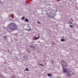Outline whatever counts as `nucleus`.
Segmentation results:
<instances>
[{
	"label": "nucleus",
	"mask_w": 78,
	"mask_h": 78,
	"mask_svg": "<svg viewBox=\"0 0 78 78\" xmlns=\"http://www.w3.org/2000/svg\"><path fill=\"white\" fill-rule=\"evenodd\" d=\"M63 69V73H69L68 71H67V70H66V68H64V67L63 68H62Z\"/></svg>",
	"instance_id": "4"
},
{
	"label": "nucleus",
	"mask_w": 78,
	"mask_h": 78,
	"mask_svg": "<svg viewBox=\"0 0 78 78\" xmlns=\"http://www.w3.org/2000/svg\"><path fill=\"white\" fill-rule=\"evenodd\" d=\"M26 51H27V53H30V50H28V49H27V50H26Z\"/></svg>",
	"instance_id": "17"
},
{
	"label": "nucleus",
	"mask_w": 78,
	"mask_h": 78,
	"mask_svg": "<svg viewBox=\"0 0 78 78\" xmlns=\"http://www.w3.org/2000/svg\"><path fill=\"white\" fill-rule=\"evenodd\" d=\"M69 23L70 24H72V25H74V23H72V22H71V21H69Z\"/></svg>",
	"instance_id": "10"
},
{
	"label": "nucleus",
	"mask_w": 78,
	"mask_h": 78,
	"mask_svg": "<svg viewBox=\"0 0 78 78\" xmlns=\"http://www.w3.org/2000/svg\"><path fill=\"white\" fill-rule=\"evenodd\" d=\"M25 16H24V17H23L21 18V19H22V20H24V19H25Z\"/></svg>",
	"instance_id": "21"
},
{
	"label": "nucleus",
	"mask_w": 78,
	"mask_h": 78,
	"mask_svg": "<svg viewBox=\"0 0 78 78\" xmlns=\"http://www.w3.org/2000/svg\"><path fill=\"white\" fill-rule=\"evenodd\" d=\"M45 11H46V12H47V11L46 10H45Z\"/></svg>",
	"instance_id": "30"
},
{
	"label": "nucleus",
	"mask_w": 78,
	"mask_h": 78,
	"mask_svg": "<svg viewBox=\"0 0 78 78\" xmlns=\"http://www.w3.org/2000/svg\"><path fill=\"white\" fill-rule=\"evenodd\" d=\"M25 21L26 22H29V20H28V19L26 18L25 19Z\"/></svg>",
	"instance_id": "14"
},
{
	"label": "nucleus",
	"mask_w": 78,
	"mask_h": 78,
	"mask_svg": "<svg viewBox=\"0 0 78 78\" xmlns=\"http://www.w3.org/2000/svg\"><path fill=\"white\" fill-rule=\"evenodd\" d=\"M0 3L3 4L4 3V1H3V0H2V1H0Z\"/></svg>",
	"instance_id": "18"
},
{
	"label": "nucleus",
	"mask_w": 78,
	"mask_h": 78,
	"mask_svg": "<svg viewBox=\"0 0 78 78\" xmlns=\"http://www.w3.org/2000/svg\"><path fill=\"white\" fill-rule=\"evenodd\" d=\"M47 75L48 76H51V73H48L47 74Z\"/></svg>",
	"instance_id": "13"
},
{
	"label": "nucleus",
	"mask_w": 78,
	"mask_h": 78,
	"mask_svg": "<svg viewBox=\"0 0 78 78\" xmlns=\"http://www.w3.org/2000/svg\"><path fill=\"white\" fill-rule=\"evenodd\" d=\"M61 66L62 68H64V67H67V64L64 60H61Z\"/></svg>",
	"instance_id": "2"
},
{
	"label": "nucleus",
	"mask_w": 78,
	"mask_h": 78,
	"mask_svg": "<svg viewBox=\"0 0 78 78\" xmlns=\"http://www.w3.org/2000/svg\"><path fill=\"white\" fill-rule=\"evenodd\" d=\"M31 43H33V42H32Z\"/></svg>",
	"instance_id": "31"
},
{
	"label": "nucleus",
	"mask_w": 78,
	"mask_h": 78,
	"mask_svg": "<svg viewBox=\"0 0 78 78\" xmlns=\"http://www.w3.org/2000/svg\"><path fill=\"white\" fill-rule=\"evenodd\" d=\"M50 13H53V9L52 8H51V9H50Z\"/></svg>",
	"instance_id": "6"
},
{
	"label": "nucleus",
	"mask_w": 78,
	"mask_h": 78,
	"mask_svg": "<svg viewBox=\"0 0 78 78\" xmlns=\"http://www.w3.org/2000/svg\"><path fill=\"white\" fill-rule=\"evenodd\" d=\"M37 23H39V24H41V23L40 22H39L37 21Z\"/></svg>",
	"instance_id": "26"
},
{
	"label": "nucleus",
	"mask_w": 78,
	"mask_h": 78,
	"mask_svg": "<svg viewBox=\"0 0 78 78\" xmlns=\"http://www.w3.org/2000/svg\"><path fill=\"white\" fill-rule=\"evenodd\" d=\"M27 27H29V29H26V30L27 31H27H31V27H30V26H28Z\"/></svg>",
	"instance_id": "5"
},
{
	"label": "nucleus",
	"mask_w": 78,
	"mask_h": 78,
	"mask_svg": "<svg viewBox=\"0 0 78 78\" xmlns=\"http://www.w3.org/2000/svg\"><path fill=\"white\" fill-rule=\"evenodd\" d=\"M61 42H64V41H65V39H64L62 38L61 39Z\"/></svg>",
	"instance_id": "15"
},
{
	"label": "nucleus",
	"mask_w": 78,
	"mask_h": 78,
	"mask_svg": "<svg viewBox=\"0 0 78 78\" xmlns=\"http://www.w3.org/2000/svg\"><path fill=\"white\" fill-rule=\"evenodd\" d=\"M4 38H5V40H6V41H7V39H8V38L6 36H4Z\"/></svg>",
	"instance_id": "16"
},
{
	"label": "nucleus",
	"mask_w": 78,
	"mask_h": 78,
	"mask_svg": "<svg viewBox=\"0 0 78 78\" xmlns=\"http://www.w3.org/2000/svg\"><path fill=\"white\" fill-rule=\"evenodd\" d=\"M44 4H46L47 3L45 2H43Z\"/></svg>",
	"instance_id": "25"
},
{
	"label": "nucleus",
	"mask_w": 78,
	"mask_h": 78,
	"mask_svg": "<svg viewBox=\"0 0 78 78\" xmlns=\"http://www.w3.org/2000/svg\"><path fill=\"white\" fill-rule=\"evenodd\" d=\"M2 77H3L2 75L0 74V78H2Z\"/></svg>",
	"instance_id": "23"
},
{
	"label": "nucleus",
	"mask_w": 78,
	"mask_h": 78,
	"mask_svg": "<svg viewBox=\"0 0 78 78\" xmlns=\"http://www.w3.org/2000/svg\"><path fill=\"white\" fill-rule=\"evenodd\" d=\"M49 8H51L50 7H49Z\"/></svg>",
	"instance_id": "29"
},
{
	"label": "nucleus",
	"mask_w": 78,
	"mask_h": 78,
	"mask_svg": "<svg viewBox=\"0 0 78 78\" xmlns=\"http://www.w3.org/2000/svg\"><path fill=\"white\" fill-rule=\"evenodd\" d=\"M9 28L13 31L16 30L17 28V26L15 23L12 22L9 24Z\"/></svg>",
	"instance_id": "1"
},
{
	"label": "nucleus",
	"mask_w": 78,
	"mask_h": 78,
	"mask_svg": "<svg viewBox=\"0 0 78 78\" xmlns=\"http://www.w3.org/2000/svg\"><path fill=\"white\" fill-rule=\"evenodd\" d=\"M30 48H34V46L32 45H30Z\"/></svg>",
	"instance_id": "19"
},
{
	"label": "nucleus",
	"mask_w": 78,
	"mask_h": 78,
	"mask_svg": "<svg viewBox=\"0 0 78 78\" xmlns=\"http://www.w3.org/2000/svg\"><path fill=\"white\" fill-rule=\"evenodd\" d=\"M9 20H12V19H13V18H12L11 16H9Z\"/></svg>",
	"instance_id": "7"
},
{
	"label": "nucleus",
	"mask_w": 78,
	"mask_h": 78,
	"mask_svg": "<svg viewBox=\"0 0 78 78\" xmlns=\"http://www.w3.org/2000/svg\"><path fill=\"white\" fill-rule=\"evenodd\" d=\"M50 14V12L49 13H46V14H47V16H50V15H49Z\"/></svg>",
	"instance_id": "20"
},
{
	"label": "nucleus",
	"mask_w": 78,
	"mask_h": 78,
	"mask_svg": "<svg viewBox=\"0 0 78 78\" xmlns=\"http://www.w3.org/2000/svg\"><path fill=\"white\" fill-rule=\"evenodd\" d=\"M25 70H27V71H28V70H29L28 69V68H26L25 69Z\"/></svg>",
	"instance_id": "24"
},
{
	"label": "nucleus",
	"mask_w": 78,
	"mask_h": 78,
	"mask_svg": "<svg viewBox=\"0 0 78 78\" xmlns=\"http://www.w3.org/2000/svg\"><path fill=\"white\" fill-rule=\"evenodd\" d=\"M67 76H69V77H70L71 76V74H69L68 73H67Z\"/></svg>",
	"instance_id": "8"
},
{
	"label": "nucleus",
	"mask_w": 78,
	"mask_h": 78,
	"mask_svg": "<svg viewBox=\"0 0 78 78\" xmlns=\"http://www.w3.org/2000/svg\"><path fill=\"white\" fill-rule=\"evenodd\" d=\"M51 62H52V64H54V61H52Z\"/></svg>",
	"instance_id": "27"
},
{
	"label": "nucleus",
	"mask_w": 78,
	"mask_h": 78,
	"mask_svg": "<svg viewBox=\"0 0 78 78\" xmlns=\"http://www.w3.org/2000/svg\"><path fill=\"white\" fill-rule=\"evenodd\" d=\"M40 37H37L35 39H34V40L35 41L36 40H37V39H39V38Z\"/></svg>",
	"instance_id": "9"
},
{
	"label": "nucleus",
	"mask_w": 78,
	"mask_h": 78,
	"mask_svg": "<svg viewBox=\"0 0 78 78\" xmlns=\"http://www.w3.org/2000/svg\"><path fill=\"white\" fill-rule=\"evenodd\" d=\"M7 30H9L8 31H9V29L8 28L7 29Z\"/></svg>",
	"instance_id": "28"
},
{
	"label": "nucleus",
	"mask_w": 78,
	"mask_h": 78,
	"mask_svg": "<svg viewBox=\"0 0 78 78\" xmlns=\"http://www.w3.org/2000/svg\"><path fill=\"white\" fill-rule=\"evenodd\" d=\"M23 58L24 59H27L28 58V57L27 56H23Z\"/></svg>",
	"instance_id": "11"
},
{
	"label": "nucleus",
	"mask_w": 78,
	"mask_h": 78,
	"mask_svg": "<svg viewBox=\"0 0 78 78\" xmlns=\"http://www.w3.org/2000/svg\"><path fill=\"white\" fill-rule=\"evenodd\" d=\"M39 66H44V65H43L41 64H39Z\"/></svg>",
	"instance_id": "22"
},
{
	"label": "nucleus",
	"mask_w": 78,
	"mask_h": 78,
	"mask_svg": "<svg viewBox=\"0 0 78 78\" xmlns=\"http://www.w3.org/2000/svg\"><path fill=\"white\" fill-rule=\"evenodd\" d=\"M48 15H50L49 17H52V18L55 19L54 18L55 16V14L53 13V12L52 13H50V14H48Z\"/></svg>",
	"instance_id": "3"
},
{
	"label": "nucleus",
	"mask_w": 78,
	"mask_h": 78,
	"mask_svg": "<svg viewBox=\"0 0 78 78\" xmlns=\"http://www.w3.org/2000/svg\"><path fill=\"white\" fill-rule=\"evenodd\" d=\"M69 26L71 28H74V27L72 25H69Z\"/></svg>",
	"instance_id": "12"
}]
</instances>
